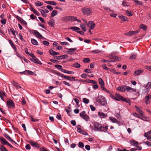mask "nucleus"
Masks as SVG:
<instances>
[{"label": "nucleus", "instance_id": "f257e3e1", "mask_svg": "<svg viewBox=\"0 0 151 151\" xmlns=\"http://www.w3.org/2000/svg\"><path fill=\"white\" fill-rule=\"evenodd\" d=\"M93 125L95 129L98 131H103L104 132L107 131L108 127L107 126L103 127L101 124L97 122H94Z\"/></svg>", "mask_w": 151, "mask_h": 151}, {"label": "nucleus", "instance_id": "f03ea898", "mask_svg": "<svg viewBox=\"0 0 151 151\" xmlns=\"http://www.w3.org/2000/svg\"><path fill=\"white\" fill-rule=\"evenodd\" d=\"M76 19V17L72 16H66L62 18V20L63 22H74Z\"/></svg>", "mask_w": 151, "mask_h": 151}, {"label": "nucleus", "instance_id": "7ed1b4c3", "mask_svg": "<svg viewBox=\"0 0 151 151\" xmlns=\"http://www.w3.org/2000/svg\"><path fill=\"white\" fill-rule=\"evenodd\" d=\"M97 101L101 104L103 106H105L106 105L107 102L105 97L102 96H98L96 98Z\"/></svg>", "mask_w": 151, "mask_h": 151}, {"label": "nucleus", "instance_id": "20e7f679", "mask_svg": "<svg viewBox=\"0 0 151 151\" xmlns=\"http://www.w3.org/2000/svg\"><path fill=\"white\" fill-rule=\"evenodd\" d=\"M82 11L84 15H89L91 14L92 11L89 8L85 7L82 9Z\"/></svg>", "mask_w": 151, "mask_h": 151}, {"label": "nucleus", "instance_id": "39448f33", "mask_svg": "<svg viewBox=\"0 0 151 151\" xmlns=\"http://www.w3.org/2000/svg\"><path fill=\"white\" fill-rule=\"evenodd\" d=\"M85 111H83L80 113L79 115L82 119L86 121H88L89 120L90 118L88 116L85 114Z\"/></svg>", "mask_w": 151, "mask_h": 151}, {"label": "nucleus", "instance_id": "423d86ee", "mask_svg": "<svg viewBox=\"0 0 151 151\" xmlns=\"http://www.w3.org/2000/svg\"><path fill=\"white\" fill-rule=\"evenodd\" d=\"M32 34L36 37L39 39H44L43 36L37 31L33 30L32 31Z\"/></svg>", "mask_w": 151, "mask_h": 151}, {"label": "nucleus", "instance_id": "0eeeda50", "mask_svg": "<svg viewBox=\"0 0 151 151\" xmlns=\"http://www.w3.org/2000/svg\"><path fill=\"white\" fill-rule=\"evenodd\" d=\"M115 95L116 97V100L118 101H120L122 100L124 101H125L126 102H128L127 99L118 93H116Z\"/></svg>", "mask_w": 151, "mask_h": 151}, {"label": "nucleus", "instance_id": "6e6552de", "mask_svg": "<svg viewBox=\"0 0 151 151\" xmlns=\"http://www.w3.org/2000/svg\"><path fill=\"white\" fill-rule=\"evenodd\" d=\"M96 26V24L93 21H90L88 22L87 24L88 27L90 29H93Z\"/></svg>", "mask_w": 151, "mask_h": 151}, {"label": "nucleus", "instance_id": "1a4fd4ad", "mask_svg": "<svg viewBox=\"0 0 151 151\" xmlns=\"http://www.w3.org/2000/svg\"><path fill=\"white\" fill-rule=\"evenodd\" d=\"M127 87L126 85L120 86L117 88V90L119 91L124 92L126 91Z\"/></svg>", "mask_w": 151, "mask_h": 151}, {"label": "nucleus", "instance_id": "9d476101", "mask_svg": "<svg viewBox=\"0 0 151 151\" xmlns=\"http://www.w3.org/2000/svg\"><path fill=\"white\" fill-rule=\"evenodd\" d=\"M99 117L101 118H104L107 116V114H104L102 112L99 111L98 112Z\"/></svg>", "mask_w": 151, "mask_h": 151}, {"label": "nucleus", "instance_id": "9b49d317", "mask_svg": "<svg viewBox=\"0 0 151 151\" xmlns=\"http://www.w3.org/2000/svg\"><path fill=\"white\" fill-rule=\"evenodd\" d=\"M7 105L9 107H14V105L13 101L9 99L7 101Z\"/></svg>", "mask_w": 151, "mask_h": 151}, {"label": "nucleus", "instance_id": "f8f14e48", "mask_svg": "<svg viewBox=\"0 0 151 151\" xmlns=\"http://www.w3.org/2000/svg\"><path fill=\"white\" fill-rule=\"evenodd\" d=\"M30 60L35 63L38 64L40 65L42 64V63L36 57L34 58L30 59Z\"/></svg>", "mask_w": 151, "mask_h": 151}, {"label": "nucleus", "instance_id": "ddd939ff", "mask_svg": "<svg viewBox=\"0 0 151 151\" xmlns=\"http://www.w3.org/2000/svg\"><path fill=\"white\" fill-rule=\"evenodd\" d=\"M68 56L67 55H64L59 56H55L53 57V58L55 60H60L67 58Z\"/></svg>", "mask_w": 151, "mask_h": 151}, {"label": "nucleus", "instance_id": "4468645a", "mask_svg": "<svg viewBox=\"0 0 151 151\" xmlns=\"http://www.w3.org/2000/svg\"><path fill=\"white\" fill-rule=\"evenodd\" d=\"M4 137L8 140L11 142L12 143L14 144H16L17 143L16 142L14 141L10 137H9V135L6 133H5L4 134Z\"/></svg>", "mask_w": 151, "mask_h": 151}, {"label": "nucleus", "instance_id": "2eb2a0df", "mask_svg": "<svg viewBox=\"0 0 151 151\" xmlns=\"http://www.w3.org/2000/svg\"><path fill=\"white\" fill-rule=\"evenodd\" d=\"M30 144L33 147H40L39 144L36 142H34L33 141H31L30 142Z\"/></svg>", "mask_w": 151, "mask_h": 151}, {"label": "nucleus", "instance_id": "dca6fc26", "mask_svg": "<svg viewBox=\"0 0 151 151\" xmlns=\"http://www.w3.org/2000/svg\"><path fill=\"white\" fill-rule=\"evenodd\" d=\"M109 119L112 122L116 123L119 125L120 122L114 117H111L109 118Z\"/></svg>", "mask_w": 151, "mask_h": 151}, {"label": "nucleus", "instance_id": "f3484780", "mask_svg": "<svg viewBox=\"0 0 151 151\" xmlns=\"http://www.w3.org/2000/svg\"><path fill=\"white\" fill-rule=\"evenodd\" d=\"M126 88V90L129 92H136V90L135 88H132L127 86Z\"/></svg>", "mask_w": 151, "mask_h": 151}, {"label": "nucleus", "instance_id": "a211bd4d", "mask_svg": "<svg viewBox=\"0 0 151 151\" xmlns=\"http://www.w3.org/2000/svg\"><path fill=\"white\" fill-rule=\"evenodd\" d=\"M151 99V95L147 96L145 98V102L146 104H150L149 99Z\"/></svg>", "mask_w": 151, "mask_h": 151}, {"label": "nucleus", "instance_id": "6ab92c4d", "mask_svg": "<svg viewBox=\"0 0 151 151\" xmlns=\"http://www.w3.org/2000/svg\"><path fill=\"white\" fill-rule=\"evenodd\" d=\"M139 119L144 121H149L150 120V118L144 116V115H141V116H140Z\"/></svg>", "mask_w": 151, "mask_h": 151}, {"label": "nucleus", "instance_id": "aec40b11", "mask_svg": "<svg viewBox=\"0 0 151 151\" xmlns=\"http://www.w3.org/2000/svg\"><path fill=\"white\" fill-rule=\"evenodd\" d=\"M30 9L31 11L33 12L37 15H39V13L37 11L35 10L32 5L30 6Z\"/></svg>", "mask_w": 151, "mask_h": 151}, {"label": "nucleus", "instance_id": "412c9836", "mask_svg": "<svg viewBox=\"0 0 151 151\" xmlns=\"http://www.w3.org/2000/svg\"><path fill=\"white\" fill-rule=\"evenodd\" d=\"M0 140L1 144L2 145L7 144L8 142L5 139L2 137H0Z\"/></svg>", "mask_w": 151, "mask_h": 151}, {"label": "nucleus", "instance_id": "4be33fe9", "mask_svg": "<svg viewBox=\"0 0 151 151\" xmlns=\"http://www.w3.org/2000/svg\"><path fill=\"white\" fill-rule=\"evenodd\" d=\"M135 107L137 111L141 115H144V112L137 106H135Z\"/></svg>", "mask_w": 151, "mask_h": 151}, {"label": "nucleus", "instance_id": "5701e85b", "mask_svg": "<svg viewBox=\"0 0 151 151\" xmlns=\"http://www.w3.org/2000/svg\"><path fill=\"white\" fill-rule=\"evenodd\" d=\"M44 2L47 4L52 5H57L56 3L54 1H45Z\"/></svg>", "mask_w": 151, "mask_h": 151}, {"label": "nucleus", "instance_id": "b1692460", "mask_svg": "<svg viewBox=\"0 0 151 151\" xmlns=\"http://www.w3.org/2000/svg\"><path fill=\"white\" fill-rule=\"evenodd\" d=\"M98 81L99 83L101 85V86H104V82L102 78H99L98 79Z\"/></svg>", "mask_w": 151, "mask_h": 151}, {"label": "nucleus", "instance_id": "393cba45", "mask_svg": "<svg viewBox=\"0 0 151 151\" xmlns=\"http://www.w3.org/2000/svg\"><path fill=\"white\" fill-rule=\"evenodd\" d=\"M143 72V70H136L134 72V74L135 76H138L141 73H142Z\"/></svg>", "mask_w": 151, "mask_h": 151}, {"label": "nucleus", "instance_id": "a878e982", "mask_svg": "<svg viewBox=\"0 0 151 151\" xmlns=\"http://www.w3.org/2000/svg\"><path fill=\"white\" fill-rule=\"evenodd\" d=\"M68 29H71L73 31L77 32H78L77 31L80 30V29L79 28L76 27H72L69 28Z\"/></svg>", "mask_w": 151, "mask_h": 151}, {"label": "nucleus", "instance_id": "bb28decb", "mask_svg": "<svg viewBox=\"0 0 151 151\" xmlns=\"http://www.w3.org/2000/svg\"><path fill=\"white\" fill-rule=\"evenodd\" d=\"M48 24L51 26L54 27L55 25V21L53 19H51L50 22L48 23Z\"/></svg>", "mask_w": 151, "mask_h": 151}, {"label": "nucleus", "instance_id": "cd10ccee", "mask_svg": "<svg viewBox=\"0 0 151 151\" xmlns=\"http://www.w3.org/2000/svg\"><path fill=\"white\" fill-rule=\"evenodd\" d=\"M31 41V42L33 44L36 45H38V43L35 39H32Z\"/></svg>", "mask_w": 151, "mask_h": 151}, {"label": "nucleus", "instance_id": "c85d7f7f", "mask_svg": "<svg viewBox=\"0 0 151 151\" xmlns=\"http://www.w3.org/2000/svg\"><path fill=\"white\" fill-rule=\"evenodd\" d=\"M131 36L132 35H135L136 34L138 33L139 32V31L138 30L136 31H129Z\"/></svg>", "mask_w": 151, "mask_h": 151}, {"label": "nucleus", "instance_id": "c756f323", "mask_svg": "<svg viewBox=\"0 0 151 151\" xmlns=\"http://www.w3.org/2000/svg\"><path fill=\"white\" fill-rule=\"evenodd\" d=\"M110 58L115 60L118 61H119L120 60V58L117 56H111L110 55Z\"/></svg>", "mask_w": 151, "mask_h": 151}, {"label": "nucleus", "instance_id": "7c9ffc66", "mask_svg": "<svg viewBox=\"0 0 151 151\" xmlns=\"http://www.w3.org/2000/svg\"><path fill=\"white\" fill-rule=\"evenodd\" d=\"M57 12L56 10H53L52 12L51 17H52L57 14Z\"/></svg>", "mask_w": 151, "mask_h": 151}, {"label": "nucleus", "instance_id": "2f4dec72", "mask_svg": "<svg viewBox=\"0 0 151 151\" xmlns=\"http://www.w3.org/2000/svg\"><path fill=\"white\" fill-rule=\"evenodd\" d=\"M90 76L86 74L85 73H83L81 75V77L82 78H84L85 79H86L88 78V77H89Z\"/></svg>", "mask_w": 151, "mask_h": 151}, {"label": "nucleus", "instance_id": "473e14b6", "mask_svg": "<svg viewBox=\"0 0 151 151\" xmlns=\"http://www.w3.org/2000/svg\"><path fill=\"white\" fill-rule=\"evenodd\" d=\"M39 11L41 12V13L43 17H47V14L45 13V12H44V10L42 9H39Z\"/></svg>", "mask_w": 151, "mask_h": 151}, {"label": "nucleus", "instance_id": "72a5a7b5", "mask_svg": "<svg viewBox=\"0 0 151 151\" xmlns=\"http://www.w3.org/2000/svg\"><path fill=\"white\" fill-rule=\"evenodd\" d=\"M9 42L11 46L15 50H16L17 49V48L15 45L12 42V41L10 40H9Z\"/></svg>", "mask_w": 151, "mask_h": 151}, {"label": "nucleus", "instance_id": "f704fd0d", "mask_svg": "<svg viewBox=\"0 0 151 151\" xmlns=\"http://www.w3.org/2000/svg\"><path fill=\"white\" fill-rule=\"evenodd\" d=\"M80 27L81 28L83 31L85 32L86 31V27L83 24H81L80 25Z\"/></svg>", "mask_w": 151, "mask_h": 151}, {"label": "nucleus", "instance_id": "c9c22d12", "mask_svg": "<svg viewBox=\"0 0 151 151\" xmlns=\"http://www.w3.org/2000/svg\"><path fill=\"white\" fill-rule=\"evenodd\" d=\"M145 88L147 89H150L151 88V82H148L145 86Z\"/></svg>", "mask_w": 151, "mask_h": 151}, {"label": "nucleus", "instance_id": "e433bc0d", "mask_svg": "<svg viewBox=\"0 0 151 151\" xmlns=\"http://www.w3.org/2000/svg\"><path fill=\"white\" fill-rule=\"evenodd\" d=\"M137 57V54H131L130 57L129 58L130 59H135Z\"/></svg>", "mask_w": 151, "mask_h": 151}, {"label": "nucleus", "instance_id": "4c0bfd02", "mask_svg": "<svg viewBox=\"0 0 151 151\" xmlns=\"http://www.w3.org/2000/svg\"><path fill=\"white\" fill-rule=\"evenodd\" d=\"M135 3L139 5H142V2L141 1H139L138 0H133Z\"/></svg>", "mask_w": 151, "mask_h": 151}, {"label": "nucleus", "instance_id": "58836bf2", "mask_svg": "<svg viewBox=\"0 0 151 151\" xmlns=\"http://www.w3.org/2000/svg\"><path fill=\"white\" fill-rule=\"evenodd\" d=\"M14 83L13 84L17 89H18L19 88H22L20 86H19L18 84V83L17 82H14Z\"/></svg>", "mask_w": 151, "mask_h": 151}, {"label": "nucleus", "instance_id": "ea45409f", "mask_svg": "<svg viewBox=\"0 0 151 151\" xmlns=\"http://www.w3.org/2000/svg\"><path fill=\"white\" fill-rule=\"evenodd\" d=\"M140 27L141 29H142L144 30H146L147 29V27L146 26L143 24H141L140 26Z\"/></svg>", "mask_w": 151, "mask_h": 151}, {"label": "nucleus", "instance_id": "a19ab883", "mask_svg": "<svg viewBox=\"0 0 151 151\" xmlns=\"http://www.w3.org/2000/svg\"><path fill=\"white\" fill-rule=\"evenodd\" d=\"M35 5L37 6H41L43 5L42 3L40 1H37L35 3Z\"/></svg>", "mask_w": 151, "mask_h": 151}, {"label": "nucleus", "instance_id": "79ce46f5", "mask_svg": "<svg viewBox=\"0 0 151 151\" xmlns=\"http://www.w3.org/2000/svg\"><path fill=\"white\" fill-rule=\"evenodd\" d=\"M86 81H87L88 83H91L93 84H96L97 83L96 81L93 80H87Z\"/></svg>", "mask_w": 151, "mask_h": 151}, {"label": "nucleus", "instance_id": "37998d69", "mask_svg": "<svg viewBox=\"0 0 151 151\" xmlns=\"http://www.w3.org/2000/svg\"><path fill=\"white\" fill-rule=\"evenodd\" d=\"M77 50V48L75 47L74 48H70L68 49V53H70V52H73L74 51L76 50Z\"/></svg>", "mask_w": 151, "mask_h": 151}, {"label": "nucleus", "instance_id": "c03bdc74", "mask_svg": "<svg viewBox=\"0 0 151 151\" xmlns=\"http://www.w3.org/2000/svg\"><path fill=\"white\" fill-rule=\"evenodd\" d=\"M131 144H133L134 145L136 146L138 145V142H137L135 141L134 140L131 141H130Z\"/></svg>", "mask_w": 151, "mask_h": 151}, {"label": "nucleus", "instance_id": "a18cd8bd", "mask_svg": "<svg viewBox=\"0 0 151 151\" xmlns=\"http://www.w3.org/2000/svg\"><path fill=\"white\" fill-rule=\"evenodd\" d=\"M83 101L84 103L87 104L89 102V100L86 98H84L83 99Z\"/></svg>", "mask_w": 151, "mask_h": 151}, {"label": "nucleus", "instance_id": "49530a36", "mask_svg": "<svg viewBox=\"0 0 151 151\" xmlns=\"http://www.w3.org/2000/svg\"><path fill=\"white\" fill-rule=\"evenodd\" d=\"M73 66L75 68H78L80 67L81 65L78 63H76L73 64Z\"/></svg>", "mask_w": 151, "mask_h": 151}, {"label": "nucleus", "instance_id": "de8ad7c7", "mask_svg": "<svg viewBox=\"0 0 151 151\" xmlns=\"http://www.w3.org/2000/svg\"><path fill=\"white\" fill-rule=\"evenodd\" d=\"M55 67L57 68L58 70L61 71V70L62 69V66L61 65H55Z\"/></svg>", "mask_w": 151, "mask_h": 151}, {"label": "nucleus", "instance_id": "09e8293b", "mask_svg": "<svg viewBox=\"0 0 151 151\" xmlns=\"http://www.w3.org/2000/svg\"><path fill=\"white\" fill-rule=\"evenodd\" d=\"M150 134H151V129L149 132L145 133L144 134V136L145 137H146L147 136V135H149Z\"/></svg>", "mask_w": 151, "mask_h": 151}, {"label": "nucleus", "instance_id": "8fccbe9b", "mask_svg": "<svg viewBox=\"0 0 151 151\" xmlns=\"http://www.w3.org/2000/svg\"><path fill=\"white\" fill-rule=\"evenodd\" d=\"M119 17L121 18L123 21H127V20L126 19H127V18L126 17H125L124 16H120Z\"/></svg>", "mask_w": 151, "mask_h": 151}, {"label": "nucleus", "instance_id": "3c124183", "mask_svg": "<svg viewBox=\"0 0 151 151\" xmlns=\"http://www.w3.org/2000/svg\"><path fill=\"white\" fill-rule=\"evenodd\" d=\"M83 61L85 63H88L90 61V60L89 58H86L83 59Z\"/></svg>", "mask_w": 151, "mask_h": 151}, {"label": "nucleus", "instance_id": "603ef678", "mask_svg": "<svg viewBox=\"0 0 151 151\" xmlns=\"http://www.w3.org/2000/svg\"><path fill=\"white\" fill-rule=\"evenodd\" d=\"M55 52L54 50L51 49L49 51V52L50 54L52 55H54Z\"/></svg>", "mask_w": 151, "mask_h": 151}, {"label": "nucleus", "instance_id": "864d4df0", "mask_svg": "<svg viewBox=\"0 0 151 151\" xmlns=\"http://www.w3.org/2000/svg\"><path fill=\"white\" fill-rule=\"evenodd\" d=\"M78 147L80 148H83L84 146V145L83 143L82 142H80L78 143Z\"/></svg>", "mask_w": 151, "mask_h": 151}, {"label": "nucleus", "instance_id": "5fc2aeb1", "mask_svg": "<svg viewBox=\"0 0 151 151\" xmlns=\"http://www.w3.org/2000/svg\"><path fill=\"white\" fill-rule=\"evenodd\" d=\"M0 149L1 151H6L7 150L6 148L3 145L1 146Z\"/></svg>", "mask_w": 151, "mask_h": 151}, {"label": "nucleus", "instance_id": "6e6d98bb", "mask_svg": "<svg viewBox=\"0 0 151 151\" xmlns=\"http://www.w3.org/2000/svg\"><path fill=\"white\" fill-rule=\"evenodd\" d=\"M50 60L51 62H52L55 63H58L59 62V61L57 60H54L52 59H50Z\"/></svg>", "mask_w": 151, "mask_h": 151}, {"label": "nucleus", "instance_id": "4d7b16f0", "mask_svg": "<svg viewBox=\"0 0 151 151\" xmlns=\"http://www.w3.org/2000/svg\"><path fill=\"white\" fill-rule=\"evenodd\" d=\"M43 43L44 45L46 46H48L49 44V42L46 41H43Z\"/></svg>", "mask_w": 151, "mask_h": 151}, {"label": "nucleus", "instance_id": "13d9d810", "mask_svg": "<svg viewBox=\"0 0 151 151\" xmlns=\"http://www.w3.org/2000/svg\"><path fill=\"white\" fill-rule=\"evenodd\" d=\"M126 13L127 15L129 16H131L132 15V14L128 10H127Z\"/></svg>", "mask_w": 151, "mask_h": 151}, {"label": "nucleus", "instance_id": "bf43d9fd", "mask_svg": "<svg viewBox=\"0 0 151 151\" xmlns=\"http://www.w3.org/2000/svg\"><path fill=\"white\" fill-rule=\"evenodd\" d=\"M102 68H103L105 70H108L109 69V68L106 67V64H103L102 65Z\"/></svg>", "mask_w": 151, "mask_h": 151}, {"label": "nucleus", "instance_id": "052dcab7", "mask_svg": "<svg viewBox=\"0 0 151 151\" xmlns=\"http://www.w3.org/2000/svg\"><path fill=\"white\" fill-rule=\"evenodd\" d=\"M19 38L20 39L23 41L25 42V40L23 38L21 34H19Z\"/></svg>", "mask_w": 151, "mask_h": 151}, {"label": "nucleus", "instance_id": "680f3d73", "mask_svg": "<svg viewBox=\"0 0 151 151\" xmlns=\"http://www.w3.org/2000/svg\"><path fill=\"white\" fill-rule=\"evenodd\" d=\"M20 22L26 26L27 25V23L23 19Z\"/></svg>", "mask_w": 151, "mask_h": 151}, {"label": "nucleus", "instance_id": "e2e57ef3", "mask_svg": "<svg viewBox=\"0 0 151 151\" xmlns=\"http://www.w3.org/2000/svg\"><path fill=\"white\" fill-rule=\"evenodd\" d=\"M70 77H71L69 76H66L64 75L63 78L65 79H66L68 80H70Z\"/></svg>", "mask_w": 151, "mask_h": 151}, {"label": "nucleus", "instance_id": "0e129e2a", "mask_svg": "<svg viewBox=\"0 0 151 151\" xmlns=\"http://www.w3.org/2000/svg\"><path fill=\"white\" fill-rule=\"evenodd\" d=\"M92 52L94 53H98L100 52L101 51L98 50H93Z\"/></svg>", "mask_w": 151, "mask_h": 151}, {"label": "nucleus", "instance_id": "69168bd1", "mask_svg": "<svg viewBox=\"0 0 151 151\" xmlns=\"http://www.w3.org/2000/svg\"><path fill=\"white\" fill-rule=\"evenodd\" d=\"M134 116H136L139 119L140 116H139V114L137 113H134L133 114Z\"/></svg>", "mask_w": 151, "mask_h": 151}, {"label": "nucleus", "instance_id": "338daca9", "mask_svg": "<svg viewBox=\"0 0 151 151\" xmlns=\"http://www.w3.org/2000/svg\"><path fill=\"white\" fill-rule=\"evenodd\" d=\"M122 4L124 6H129L128 3L123 1L122 2Z\"/></svg>", "mask_w": 151, "mask_h": 151}, {"label": "nucleus", "instance_id": "774afa93", "mask_svg": "<svg viewBox=\"0 0 151 151\" xmlns=\"http://www.w3.org/2000/svg\"><path fill=\"white\" fill-rule=\"evenodd\" d=\"M148 146H151V142L149 141H147L145 142Z\"/></svg>", "mask_w": 151, "mask_h": 151}]
</instances>
